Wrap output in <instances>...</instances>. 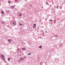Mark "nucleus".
<instances>
[{
	"label": "nucleus",
	"instance_id": "6ab92c4d",
	"mask_svg": "<svg viewBox=\"0 0 65 65\" xmlns=\"http://www.w3.org/2000/svg\"><path fill=\"white\" fill-rule=\"evenodd\" d=\"M55 37H58V36H57L56 35H55Z\"/></svg>",
	"mask_w": 65,
	"mask_h": 65
},
{
	"label": "nucleus",
	"instance_id": "473e14b6",
	"mask_svg": "<svg viewBox=\"0 0 65 65\" xmlns=\"http://www.w3.org/2000/svg\"><path fill=\"white\" fill-rule=\"evenodd\" d=\"M43 18H44L43 17Z\"/></svg>",
	"mask_w": 65,
	"mask_h": 65
},
{
	"label": "nucleus",
	"instance_id": "4468645a",
	"mask_svg": "<svg viewBox=\"0 0 65 65\" xmlns=\"http://www.w3.org/2000/svg\"><path fill=\"white\" fill-rule=\"evenodd\" d=\"M10 58H8V61H10Z\"/></svg>",
	"mask_w": 65,
	"mask_h": 65
},
{
	"label": "nucleus",
	"instance_id": "aec40b11",
	"mask_svg": "<svg viewBox=\"0 0 65 65\" xmlns=\"http://www.w3.org/2000/svg\"><path fill=\"white\" fill-rule=\"evenodd\" d=\"M28 55H31V53H29L28 54Z\"/></svg>",
	"mask_w": 65,
	"mask_h": 65
},
{
	"label": "nucleus",
	"instance_id": "2eb2a0df",
	"mask_svg": "<svg viewBox=\"0 0 65 65\" xmlns=\"http://www.w3.org/2000/svg\"><path fill=\"white\" fill-rule=\"evenodd\" d=\"M39 47V48H42V46H40Z\"/></svg>",
	"mask_w": 65,
	"mask_h": 65
},
{
	"label": "nucleus",
	"instance_id": "6e6552de",
	"mask_svg": "<svg viewBox=\"0 0 65 65\" xmlns=\"http://www.w3.org/2000/svg\"><path fill=\"white\" fill-rule=\"evenodd\" d=\"M13 24L14 25H15V23L14 21L13 22Z\"/></svg>",
	"mask_w": 65,
	"mask_h": 65
},
{
	"label": "nucleus",
	"instance_id": "bb28decb",
	"mask_svg": "<svg viewBox=\"0 0 65 65\" xmlns=\"http://www.w3.org/2000/svg\"><path fill=\"white\" fill-rule=\"evenodd\" d=\"M60 44L62 45V44H63L61 43Z\"/></svg>",
	"mask_w": 65,
	"mask_h": 65
},
{
	"label": "nucleus",
	"instance_id": "7ed1b4c3",
	"mask_svg": "<svg viewBox=\"0 0 65 65\" xmlns=\"http://www.w3.org/2000/svg\"><path fill=\"white\" fill-rule=\"evenodd\" d=\"M36 24H34V25L33 26V28H36Z\"/></svg>",
	"mask_w": 65,
	"mask_h": 65
},
{
	"label": "nucleus",
	"instance_id": "1a4fd4ad",
	"mask_svg": "<svg viewBox=\"0 0 65 65\" xmlns=\"http://www.w3.org/2000/svg\"><path fill=\"white\" fill-rule=\"evenodd\" d=\"M1 13L2 14H4V12L3 11H1Z\"/></svg>",
	"mask_w": 65,
	"mask_h": 65
},
{
	"label": "nucleus",
	"instance_id": "f03ea898",
	"mask_svg": "<svg viewBox=\"0 0 65 65\" xmlns=\"http://www.w3.org/2000/svg\"><path fill=\"white\" fill-rule=\"evenodd\" d=\"M1 55L3 57V59H4V57H5L4 56H3V55H2V54L1 53Z\"/></svg>",
	"mask_w": 65,
	"mask_h": 65
},
{
	"label": "nucleus",
	"instance_id": "b1692460",
	"mask_svg": "<svg viewBox=\"0 0 65 65\" xmlns=\"http://www.w3.org/2000/svg\"><path fill=\"white\" fill-rule=\"evenodd\" d=\"M50 21H53V20H52V19H51V20H50Z\"/></svg>",
	"mask_w": 65,
	"mask_h": 65
},
{
	"label": "nucleus",
	"instance_id": "393cba45",
	"mask_svg": "<svg viewBox=\"0 0 65 65\" xmlns=\"http://www.w3.org/2000/svg\"><path fill=\"white\" fill-rule=\"evenodd\" d=\"M32 5H30V7H31V6H32Z\"/></svg>",
	"mask_w": 65,
	"mask_h": 65
},
{
	"label": "nucleus",
	"instance_id": "f3484780",
	"mask_svg": "<svg viewBox=\"0 0 65 65\" xmlns=\"http://www.w3.org/2000/svg\"><path fill=\"white\" fill-rule=\"evenodd\" d=\"M8 3H11V2L10 1H8Z\"/></svg>",
	"mask_w": 65,
	"mask_h": 65
},
{
	"label": "nucleus",
	"instance_id": "f257e3e1",
	"mask_svg": "<svg viewBox=\"0 0 65 65\" xmlns=\"http://www.w3.org/2000/svg\"><path fill=\"white\" fill-rule=\"evenodd\" d=\"M24 60V58H23L20 57L19 58V62H21V61H22Z\"/></svg>",
	"mask_w": 65,
	"mask_h": 65
},
{
	"label": "nucleus",
	"instance_id": "423d86ee",
	"mask_svg": "<svg viewBox=\"0 0 65 65\" xmlns=\"http://www.w3.org/2000/svg\"><path fill=\"white\" fill-rule=\"evenodd\" d=\"M24 58V59H26L27 58V56H26L25 55L24 56V58Z\"/></svg>",
	"mask_w": 65,
	"mask_h": 65
},
{
	"label": "nucleus",
	"instance_id": "4be33fe9",
	"mask_svg": "<svg viewBox=\"0 0 65 65\" xmlns=\"http://www.w3.org/2000/svg\"><path fill=\"white\" fill-rule=\"evenodd\" d=\"M42 63L41 62H40V65H42Z\"/></svg>",
	"mask_w": 65,
	"mask_h": 65
},
{
	"label": "nucleus",
	"instance_id": "0eeeda50",
	"mask_svg": "<svg viewBox=\"0 0 65 65\" xmlns=\"http://www.w3.org/2000/svg\"><path fill=\"white\" fill-rule=\"evenodd\" d=\"M11 8L12 9H13L14 8V6H11Z\"/></svg>",
	"mask_w": 65,
	"mask_h": 65
},
{
	"label": "nucleus",
	"instance_id": "ddd939ff",
	"mask_svg": "<svg viewBox=\"0 0 65 65\" xmlns=\"http://www.w3.org/2000/svg\"><path fill=\"white\" fill-rule=\"evenodd\" d=\"M17 50L18 52H19V51L20 50V49L19 48H17Z\"/></svg>",
	"mask_w": 65,
	"mask_h": 65
},
{
	"label": "nucleus",
	"instance_id": "cd10ccee",
	"mask_svg": "<svg viewBox=\"0 0 65 65\" xmlns=\"http://www.w3.org/2000/svg\"><path fill=\"white\" fill-rule=\"evenodd\" d=\"M61 45H61V44H60V46H61Z\"/></svg>",
	"mask_w": 65,
	"mask_h": 65
},
{
	"label": "nucleus",
	"instance_id": "dca6fc26",
	"mask_svg": "<svg viewBox=\"0 0 65 65\" xmlns=\"http://www.w3.org/2000/svg\"><path fill=\"white\" fill-rule=\"evenodd\" d=\"M58 7H59V5H58L57 6H56V8H57V9H58Z\"/></svg>",
	"mask_w": 65,
	"mask_h": 65
},
{
	"label": "nucleus",
	"instance_id": "9d476101",
	"mask_svg": "<svg viewBox=\"0 0 65 65\" xmlns=\"http://www.w3.org/2000/svg\"><path fill=\"white\" fill-rule=\"evenodd\" d=\"M19 15L20 16V17H21V15H22V14L21 13H20L19 14Z\"/></svg>",
	"mask_w": 65,
	"mask_h": 65
},
{
	"label": "nucleus",
	"instance_id": "7c9ffc66",
	"mask_svg": "<svg viewBox=\"0 0 65 65\" xmlns=\"http://www.w3.org/2000/svg\"><path fill=\"white\" fill-rule=\"evenodd\" d=\"M7 48V49H8V48Z\"/></svg>",
	"mask_w": 65,
	"mask_h": 65
},
{
	"label": "nucleus",
	"instance_id": "2f4dec72",
	"mask_svg": "<svg viewBox=\"0 0 65 65\" xmlns=\"http://www.w3.org/2000/svg\"><path fill=\"white\" fill-rule=\"evenodd\" d=\"M25 1H27V0H25Z\"/></svg>",
	"mask_w": 65,
	"mask_h": 65
},
{
	"label": "nucleus",
	"instance_id": "5701e85b",
	"mask_svg": "<svg viewBox=\"0 0 65 65\" xmlns=\"http://www.w3.org/2000/svg\"><path fill=\"white\" fill-rule=\"evenodd\" d=\"M18 0H15V1H18Z\"/></svg>",
	"mask_w": 65,
	"mask_h": 65
},
{
	"label": "nucleus",
	"instance_id": "412c9836",
	"mask_svg": "<svg viewBox=\"0 0 65 65\" xmlns=\"http://www.w3.org/2000/svg\"><path fill=\"white\" fill-rule=\"evenodd\" d=\"M2 24H4V22H2Z\"/></svg>",
	"mask_w": 65,
	"mask_h": 65
},
{
	"label": "nucleus",
	"instance_id": "c85d7f7f",
	"mask_svg": "<svg viewBox=\"0 0 65 65\" xmlns=\"http://www.w3.org/2000/svg\"><path fill=\"white\" fill-rule=\"evenodd\" d=\"M46 32H47V31H45V32L46 33Z\"/></svg>",
	"mask_w": 65,
	"mask_h": 65
},
{
	"label": "nucleus",
	"instance_id": "9b49d317",
	"mask_svg": "<svg viewBox=\"0 0 65 65\" xmlns=\"http://www.w3.org/2000/svg\"><path fill=\"white\" fill-rule=\"evenodd\" d=\"M11 39H9L8 40V41L9 42H11Z\"/></svg>",
	"mask_w": 65,
	"mask_h": 65
},
{
	"label": "nucleus",
	"instance_id": "a211bd4d",
	"mask_svg": "<svg viewBox=\"0 0 65 65\" xmlns=\"http://www.w3.org/2000/svg\"><path fill=\"white\" fill-rule=\"evenodd\" d=\"M22 24L21 23H20V26H22Z\"/></svg>",
	"mask_w": 65,
	"mask_h": 65
},
{
	"label": "nucleus",
	"instance_id": "f8f14e48",
	"mask_svg": "<svg viewBox=\"0 0 65 65\" xmlns=\"http://www.w3.org/2000/svg\"><path fill=\"white\" fill-rule=\"evenodd\" d=\"M22 50H25V48L24 47V48H22Z\"/></svg>",
	"mask_w": 65,
	"mask_h": 65
},
{
	"label": "nucleus",
	"instance_id": "20e7f679",
	"mask_svg": "<svg viewBox=\"0 0 65 65\" xmlns=\"http://www.w3.org/2000/svg\"><path fill=\"white\" fill-rule=\"evenodd\" d=\"M46 5H49V4H48V2H47V1H46Z\"/></svg>",
	"mask_w": 65,
	"mask_h": 65
},
{
	"label": "nucleus",
	"instance_id": "c756f323",
	"mask_svg": "<svg viewBox=\"0 0 65 65\" xmlns=\"http://www.w3.org/2000/svg\"><path fill=\"white\" fill-rule=\"evenodd\" d=\"M54 7H55V8H56V6H55Z\"/></svg>",
	"mask_w": 65,
	"mask_h": 65
},
{
	"label": "nucleus",
	"instance_id": "39448f33",
	"mask_svg": "<svg viewBox=\"0 0 65 65\" xmlns=\"http://www.w3.org/2000/svg\"><path fill=\"white\" fill-rule=\"evenodd\" d=\"M53 22L54 24H56V20H54L53 21Z\"/></svg>",
	"mask_w": 65,
	"mask_h": 65
},
{
	"label": "nucleus",
	"instance_id": "a878e982",
	"mask_svg": "<svg viewBox=\"0 0 65 65\" xmlns=\"http://www.w3.org/2000/svg\"><path fill=\"white\" fill-rule=\"evenodd\" d=\"M65 2V1H64V4Z\"/></svg>",
	"mask_w": 65,
	"mask_h": 65
}]
</instances>
